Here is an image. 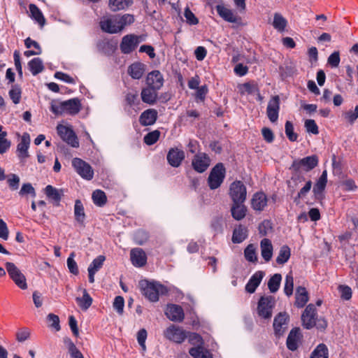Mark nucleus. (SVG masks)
I'll return each instance as SVG.
<instances>
[{"instance_id":"f257e3e1","label":"nucleus","mask_w":358,"mask_h":358,"mask_svg":"<svg viewBox=\"0 0 358 358\" xmlns=\"http://www.w3.org/2000/svg\"><path fill=\"white\" fill-rule=\"evenodd\" d=\"M318 157L311 155L302 159H296L293 161L289 169L294 171L291 180L288 182V187L291 192H294L299 183L305 180L304 177L299 176L301 171L308 172L318 164Z\"/></svg>"},{"instance_id":"f03ea898","label":"nucleus","mask_w":358,"mask_h":358,"mask_svg":"<svg viewBox=\"0 0 358 358\" xmlns=\"http://www.w3.org/2000/svg\"><path fill=\"white\" fill-rule=\"evenodd\" d=\"M134 22V17L131 14L115 15L103 17L100 21V27L104 32L116 34L122 31L125 27L131 24Z\"/></svg>"},{"instance_id":"7ed1b4c3","label":"nucleus","mask_w":358,"mask_h":358,"mask_svg":"<svg viewBox=\"0 0 358 358\" xmlns=\"http://www.w3.org/2000/svg\"><path fill=\"white\" fill-rule=\"evenodd\" d=\"M139 286L142 294L150 301H157L159 294H165L166 288L157 282H150L143 280L139 282Z\"/></svg>"},{"instance_id":"20e7f679","label":"nucleus","mask_w":358,"mask_h":358,"mask_svg":"<svg viewBox=\"0 0 358 358\" xmlns=\"http://www.w3.org/2000/svg\"><path fill=\"white\" fill-rule=\"evenodd\" d=\"M225 168L222 163L217 164L210 171L208 178V184L211 189L218 188L225 178Z\"/></svg>"},{"instance_id":"39448f33","label":"nucleus","mask_w":358,"mask_h":358,"mask_svg":"<svg viewBox=\"0 0 358 358\" xmlns=\"http://www.w3.org/2000/svg\"><path fill=\"white\" fill-rule=\"evenodd\" d=\"M275 304V300L274 296L271 295L262 296L258 301L257 306L259 316L264 319L271 318Z\"/></svg>"},{"instance_id":"423d86ee","label":"nucleus","mask_w":358,"mask_h":358,"mask_svg":"<svg viewBox=\"0 0 358 358\" xmlns=\"http://www.w3.org/2000/svg\"><path fill=\"white\" fill-rule=\"evenodd\" d=\"M5 266L10 278L15 285L22 289H26L27 288L26 278L15 264L12 262H6Z\"/></svg>"},{"instance_id":"0eeeda50","label":"nucleus","mask_w":358,"mask_h":358,"mask_svg":"<svg viewBox=\"0 0 358 358\" xmlns=\"http://www.w3.org/2000/svg\"><path fill=\"white\" fill-rule=\"evenodd\" d=\"M229 196L233 203H244L246 199L247 189L243 182L236 180L230 185Z\"/></svg>"},{"instance_id":"6e6552de","label":"nucleus","mask_w":358,"mask_h":358,"mask_svg":"<svg viewBox=\"0 0 358 358\" xmlns=\"http://www.w3.org/2000/svg\"><path fill=\"white\" fill-rule=\"evenodd\" d=\"M57 131L61 138L71 147L78 148L79 146L77 136L71 128L59 124L57 127Z\"/></svg>"},{"instance_id":"1a4fd4ad","label":"nucleus","mask_w":358,"mask_h":358,"mask_svg":"<svg viewBox=\"0 0 358 358\" xmlns=\"http://www.w3.org/2000/svg\"><path fill=\"white\" fill-rule=\"evenodd\" d=\"M72 166L78 174L83 178L90 180L92 179L94 171L91 166L80 158H74L72 161Z\"/></svg>"},{"instance_id":"9d476101","label":"nucleus","mask_w":358,"mask_h":358,"mask_svg":"<svg viewBox=\"0 0 358 358\" xmlns=\"http://www.w3.org/2000/svg\"><path fill=\"white\" fill-rule=\"evenodd\" d=\"M141 41V36L134 34L124 36L120 45V50L124 54H129L136 49Z\"/></svg>"},{"instance_id":"9b49d317","label":"nucleus","mask_w":358,"mask_h":358,"mask_svg":"<svg viewBox=\"0 0 358 358\" xmlns=\"http://www.w3.org/2000/svg\"><path fill=\"white\" fill-rule=\"evenodd\" d=\"M164 336L169 340L177 343H182L187 338V334L182 328L171 325L164 332Z\"/></svg>"},{"instance_id":"f8f14e48","label":"nucleus","mask_w":358,"mask_h":358,"mask_svg":"<svg viewBox=\"0 0 358 358\" xmlns=\"http://www.w3.org/2000/svg\"><path fill=\"white\" fill-rule=\"evenodd\" d=\"M210 165V159L208 155L204 152L196 154L192 161V168L198 173L205 172Z\"/></svg>"},{"instance_id":"ddd939ff","label":"nucleus","mask_w":358,"mask_h":358,"mask_svg":"<svg viewBox=\"0 0 358 358\" xmlns=\"http://www.w3.org/2000/svg\"><path fill=\"white\" fill-rule=\"evenodd\" d=\"M316 308L312 303L308 305L304 310L302 315L301 320L303 326L307 329H312L316 324Z\"/></svg>"},{"instance_id":"4468645a","label":"nucleus","mask_w":358,"mask_h":358,"mask_svg":"<svg viewBox=\"0 0 358 358\" xmlns=\"http://www.w3.org/2000/svg\"><path fill=\"white\" fill-rule=\"evenodd\" d=\"M289 315L286 313H280L274 318L273 329L276 336H281L287 328Z\"/></svg>"},{"instance_id":"2eb2a0df","label":"nucleus","mask_w":358,"mask_h":358,"mask_svg":"<svg viewBox=\"0 0 358 358\" xmlns=\"http://www.w3.org/2000/svg\"><path fill=\"white\" fill-rule=\"evenodd\" d=\"M185 152L178 148H171L166 156L168 163L173 167H178L185 159Z\"/></svg>"},{"instance_id":"dca6fc26","label":"nucleus","mask_w":358,"mask_h":358,"mask_svg":"<svg viewBox=\"0 0 358 358\" xmlns=\"http://www.w3.org/2000/svg\"><path fill=\"white\" fill-rule=\"evenodd\" d=\"M280 110V97L276 95L273 96L268 101L266 114L271 122H275L278 118V113Z\"/></svg>"},{"instance_id":"f3484780","label":"nucleus","mask_w":358,"mask_h":358,"mask_svg":"<svg viewBox=\"0 0 358 358\" xmlns=\"http://www.w3.org/2000/svg\"><path fill=\"white\" fill-rule=\"evenodd\" d=\"M146 84L148 87L159 90L164 85V78L159 71H152L146 78Z\"/></svg>"},{"instance_id":"a211bd4d","label":"nucleus","mask_w":358,"mask_h":358,"mask_svg":"<svg viewBox=\"0 0 358 358\" xmlns=\"http://www.w3.org/2000/svg\"><path fill=\"white\" fill-rule=\"evenodd\" d=\"M165 314L171 321L182 322L184 319V312L182 308L178 305H169L166 309Z\"/></svg>"},{"instance_id":"6ab92c4d","label":"nucleus","mask_w":358,"mask_h":358,"mask_svg":"<svg viewBox=\"0 0 358 358\" xmlns=\"http://www.w3.org/2000/svg\"><path fill=\"white\" fill-rule=\"evenodd\" d=\"M131 261L134 266L136 267H142L147 262V257L141 248H134L130 252Z\"/></svg>"},{"instance_id":"aec40b11","label":"nucleus","mask_w":358,"mask_h":358,"mask_svg":"<svg viewBox=\"0 0 358 358\" xmlns=\"http://www.w3.org/2000/svg\"><path fill=\"white\" fill-rule=\"evenodd\" d=\"M157 111L150 108L144 110L139 117V122L142 126H150L155 123L157 119Z\"/></svg>"},{"instance_id":"412c9836","label":"nucleus","mask_w":358,"mask_h":358,"mask_svg":"<svg viewBox=\"0 0 358 358\" xmlns=\"http://www.w3.org/2000/svg\"><path fill=\"white\" fill-rule=\"evenodd\" d=\"M215 9L218 15L227 22L236 23L240 20L231 9L226 8L223 5H217Z\"/></svg>"},{"instance_id":"4be33fe9","label":"nucleus","mask_w":358,"mask_h":358,"mask_svg":"<svg viewBox=\"0 0 358 358\" xmlns=\"http://www.w3.org/2000/svg\"><path fill=\"white\" fill-rule=\"evenodd\" d=\"M264 276V273L263 271H259L255 272L246 284L245 291L250 294L254 293L257 287L260 285Z\"/></svg>"},{"instance_id":"5701e85b","label":"nucleus","mask_w":358,"mask_h":358,"mask_svg":"<svg viewBox=\"0 0 358 358\" xmlns=\"http://www.w3.org/2000/svg\"><path fill=\"white\" fill-rule=\"evenodd\" d=\"M157 91L158 90L148 86L143 88L141 93L143 102L150 105H154L158 98Z\"/></svg>"},{"instance_id":"b1692460","label":"nucleus","mask_w":358,"mask_h":358,"mask_svg":"<svg viewBox=\"0 0 358 358\" xmlns=\"http://www.w3.org/2000/svg\"><path fill=\"white\" fill-rule=\"evenodd\" d=\"M30 136L28 133H24L21 138V141L17 146V151L18 152V157L24 159L29 156L28 148L30 144Z\"/></svg>"},{"instance_id":"393cba45","label":"nucleus","mask_w":358,"mask_h":358,"mask_svg":"<svg viewBox=\"0 0 358 358\" xmlns=\"http://www.w3.org/2000/svg\"><path fill=\"white\" fill-rule=\"evenodd\" d=\"M251 205L255 210L262 211L267 205V198L264 193H255L251 200Z\"/></svg>"},{"instance_id":"a878e982","label":"nucleus","mask_w":358,"mask_h":358,"mask_svg":"<svg viewBox=\"0 0 358 358\" xmlns=\"http://www.w3.org/2000/svg\"><path fill=\"white\" fill-rule=\"evenodd\" d=\"M301 333L299 328L292 329L287 338V347L289 350L294 351L298 348V342L300 340Z\"/></svg>"},{"instance_id":"bb28decb","label":"nucleus","mask_w":358,"mask_h":358,"mask_svg":"<svg viewBox=\"0 0 358 358\" xmlns=\"http://www.w3.org/2000/svg\"><path fill=\"white\" fill-rule=\"evenodd\" d=\"M261 255L265 262H269L273 256V245L268 238H263L260 242Z\"/></svg>"},{"instance_id":"cd10ccee","label":"nucleus","mask_w":358,"mask_h":358,"mask_svg":"<svg viewBox=\"0 0 358 358\" xmlns=\"http://www.w3.org/2000/svg\"><path fill=\"white\" fill-rule=\"evenodd\" d=\"M145 66L141 62H134L128 67L127 73L133 79L138 80L143 76Z\"/></svg>"},{"instance_id":"c85d7f7f","label":"nucleus","mask_w":358,"mask_h":358,"mask_svg":"<svg viewBox=\"0 0 358 358\" xmlns=\"http://www.w3.org/2000/svg\"><path fill=\"white\" fill-rule=\"evenodd\" d=\"M327 183V171L324 170L313 187V192L317 199L321 198L322 194L326 187Z\"/></svg>"},{"instance_id":"c756f323","label":"nucleus","mask_w":358,"mask_h":358,"mask_svg":"<svg viewBox=\"0 0 358 358\" xmlns=\"http://www.w3.org/2000/svg\"><path fill=\"white\" fill-rule=\"evenodd\" d=\"M295 306L298 308H303L308 301V293L304 287L299 286L295 293Z\"/></svg>"},{"instance_id":"7c9ffc66","label":"nucleus","mask_w":358,"mask_h":358,"mask_svg":"<svg viewBox=\"0 0 358 358\" xmlns=\"http://www.w3.org/2000/svg\"><path fill=\"white\" fill-rule=\"evenodd\" d=\"M66 113L70 115H76L78 113L81 109V103L78 99H71L64 101Z\"/></svg>"},{"instance_id":"2f4dec72","label":"nucleus","mask_w":358,"mask_h":358,"mask_svg":"<svg viewBox=\"0 0 358 358\" xmlns=\"http://www.w3.org/2000/svg\"><path fill=\"white\" fill-rule=\"evenodd\" d=\"M243 203H233L231 212L232 217L236 220L243 219L246 215L247 209Z\"/></svg>"},{"instance_id":"473e14b6","label":"nucleus","mask_w":358,"mask_h":358,"mask_svg":"<svg viewBox=\"0 0 358 358\" xmlns=\"http://www.w3.org/2000/svg\"><path fill=\"white\" fill-rule=\"evenodd\" d=\"M62 189H57L52 185H48L45 188L46 196L55 202V206H58L63 195Z\"/></svg>"},{"instance_id":"72a5a7b5","label":"nucleus","mask_w":358,"mask_h":358,"mask_svg":"<svg viewBox=\"0 0 358 358\" xmlns=\"http://www.w3.org/2000/svg\"><path fill=\"white\" fill-rule=\"evenodd\" d=\"M248 237V229L240 224L237 228L234 229L232 235V242L234 243H240L245 240Z\"/></svg>"},{"instance_id":"f704fd0d","label":"nucleus","mask_w":358,"mask_h":358,"mask_svg":"<svg viewBox=\"0 0 358 358\" xmlns=\"http://www.w3.org/2000/svg\"><path fill=\"white\" fill-rule=\"evenodd\" d=\"M82 290L83 296L77 297L76 301L82 310H87L91 306L93 300L85 289H83Z\"/></svg>"},{"instance_id":"c9c22d12","label":"nucleus","mask_w":358,"mask_h":358,"mask_svg":"<svg viewBox=\"0 0 358 358\" xmlns=\"http://www.w3.org/2000/svg\"><path fill=\"white\" fill-rule=\"evenodd\" d=\"M287 24V20L279 13H275L273 15V21L272 23L274 29L279 32H283Z\"/></svg>"},{"instance_id":"e433bc0d","label":"nucleus","mask_w":358,"mask_h":358,"mask_svg":"<svg viewBox=\"0 0 358 358\" xmlns=\"http://www.w3.org/2000/svg\"><path fill=\"white\" fill-rule=\"evenodd\" d=\"M29 8L31 17L43 27L45 23V19L40 9L34 3L29 4Z\"/></svg>"},{"instance_id":"4c0bfd02","label":"nucleus","mask_w":358,"mask_h":358,"mask_svg":"<svg viewBox=\"0 0 358 358\" xmlns=\"http://www.w3.org/2000/svg\"><path fill=\"white\" fill-rule=\"evenodd\" d=\"M97 48L101 53L109 55L115 51V45L108 40L103 39L98 42Z\"/></svg>"},{"instance_id":"58836bf2","label":"nucleus","mask_w":358,"mask_h":358,"mask_svg":"<svg viewBox=\"0 0 358 358\" xmlns=\"http://www.w3.org/2000/svg\"><path fill=\"white\" fill-rule=\"evenodd\" d=\"M132 4V0H109V7L113 11L124 10Z\"/></svg>"},{"instance_id":"ea45409f","label":"nucleus","mask_w":358,"mask_h":358,"mask_svg":"<svg viewBox=\"0 0 358 358\" xmlns=\"http://www.w3.org/2000/svg\"><path fill=\"white\" fill-rule=\"evenodd\" d=\"M28 66L34 76L42 72L44 69L42 60L38 58H34L28 63Z\"/></svg>"},{"instance_id":"a19ab883","label":"nucleus","mask_w":358,"mask_h":358,"mask_svg":"<svg viewBox=\"0 0 358 358\" xmlns=\"http://www.w3.org/2000/svg\"><path fill=\"white\" fill-rule=\"evenodd\" d=\"M189 353L194 358H213L210 352L201 346L192 348Z\"/></svg>"},{"instance_id":"79ce46f5","label":"nucleus","mask_w":358,"mask_h":358,"mask_svg":"<svg viewBox=\"0 0 358 358\" xmlns=\"http://www.w3.org/2000/svg\"><path fill=\"white\" fill-rule=\"evenodd\" d=\"M290 255V248L286 245H282L280 248L278 255L276 258L277 264H284L289 260Z\"/></svg>"},{"instance_id":"37998d69","label":"nucleus","mask_w":358,"mask_h":358,"mask_svg":"<svg viewBox=\"0 0 358 358\" xmlns=\"http://www.w3.org/2000/svg\"><path fill=\"white\" fill-rule=\"evenodd\" d=\"M282 275L280 273L274 274L268 281V287L271 293H275L280 287Z\"/></svg>"},{"instance_id":"c03bdc74","label":"nucleus","mask_w":358,"mask_h":358,"mask_svg":"<svg viewBox=\"0 0 358 358\" xmlns=\"http://www.w3.org/2000/svg\"><path fill=\"white\" fill-rule=\"evenodd\" d=\"M328 348L324 343L319 344L312 352L310 358H328Z\"/></svg>"},{"instance_id":"a18cd8bd","label":"nucleus","mask_w":358,"mask_h":358,"mask_svg":"<svg viewBox=\"0 0 358 358\" xmlns=\"http://www.w3.org/2000/svg\"><path fill=\"white\" fill-rule=\"evenodd\" d=\"M74 214L76 220L83 224L85 218L84 208L82 202L80 200H76L74 206Z\"/></svg>"},{"instance_id":"49530a36","label":"nucleus","mask_w":358,"mask_h":358,"mask_svg":"<svg viewBox=\"0 0 358 358\" xmlns=\"http://www.w3.org/2000/svg\"><path fill=\"white\" fill-rule=\"evenodd\" d=\"M92 200L95 205L98 206H103L106 204L107 198L103 191L96 189L93 192L92 196Z\"/></svg>"},{"instance_id":"de8ad7c7","label":"nucleus","mask_w":358,"mask_h":358,"mask_svg":"<svg viewBox=\"0 0 358 358\" xmlns=\"http://www.w3.org/2000/svg\"><path fill=\"white\" fill-rule=\"evenodd\" d=\"M293 289L294 278L292 272H289L285 277L284 292L287 296H290L293 294Z\"/></svg>"},{"instance_id":"09e8293b","label":"nucleus","mask_w":358,"mask_h":358,"mask_svg":"<svg viewBox=\"0 0 358 358\" xmlns=\"http://www.w3.org/2000/svg\"><path fill=\"white\" fill-rule=\"evenodd\" d=\"M64 343L68 345L69 352L72 358H84L83 354L70 338H65Z\"/></svg>"},{"instance_id":"8fccbe9b","label":"nucleus","mask_w":358,"mask_h":358,"mask_svg":"<svg viewBox=\"0 0 358 358\" xmlns=\"http://www.w3.org/2000/svg\"><path fill=\"white\" fill-rule=\"evenodd\" d=\"M244 256L246 260L250 262L256 263L257 257L256 255V250L252 244L248 245L244 250Z\"/></svg>"},{"instance_id":"3c124183","label":"nucleus","mask_w":358,"mask_h":358,"mask_svg":"<svg viewBox=\"0 0 358 358\" xmlns=\"http://www.w3.org/2000/svg\"><path fill=\"white\" fill-rule=\"evenodd\" d=\"M8 94L10 98L15 104L20 103L22 91L20 87L18 85H12V87L10 90Z\"/></svg>"},{"instance_id":"603ef678","label":"nucleus","mask_w":358,"mask_h":358,"mask_svg":"<svg viewBox=\"0 0 358 358\" xmlns=\"http://www.w3.org/2000/svg\"><path fill=\"white\" fill-rule=\"evenodd\" d=\"M51 111L56 115H61L66 113L64 101H52L50 106Z\"/></svg>"},{"instance_id":"864d4df0","label":"nucleus","mask_w":358,"mask_h":358,"mask_svg":"<svg viewBox=\"0 0 358 358\" xmlns=\"http://www.w3.org/2000/svg\"><path fill=\"white\" fill-rule=\"evenodd\" d=\"M160 131L158 130L149 132L143 138L144 143L148 145H153L158 141Z\"/></svg>"},{"instance_id":"5fc2aeb1","label":"nucleus","mask_w":358,"mask_h":358,"mask_svg":"<svg viewBox=\"0 0 358 358\" xmlns=\"http://www.w3.org/2000/svg\"><path fill=\"white\" fill-rule=\"evenodd\" d=\"M148 337V333L145 329H141L137 332L136 338L141 350L144 352L146 351L145 341Z\"/></svg>"},{"instance_id":"6e6d98bb","label":"nucleus","mask_w":358,"mask_h":358,"mask_svg":"<svg viewBox=\"0 0 358 358\" xmlns=\"http://www.w3.org/2000/svg\"><path fill=\"white\" fill-rule=\"evenodd\" d=\"M19 194L22 196L30 194L32 197H36V193L35 189L31 183H24L19 192Z\"/></svg>"},{"instance_id":"4d7b16f0","label":"nucleus","mask_w":358,"mask_h":358,"mask_svg":"<svg viewBox=\"0 0 358 358\" xmlns=\"http://www.w3.org/2000/svg\"><path fill=\"white\" fill-rule=\"evenodd\" d=\"M6 131L0 134V154L5 153L10 147L11 143L6 138Z\"/></svg>"},{"instance_id":"13d9d810","label":"nucleus","mask_w":358,"mask_h":358,"mask_svg":"<svg viewBox=\"0 0 358 358\" xmlns=\"http://www.w3.org/2000/svg\"><path fill=\"white\" fill-rule=\"evenodd\" d=\"M74 257H75L74 252L71 253L69 257L67 259L66 263H67V266H68L69 271L74 275H78L79 271H78L77 263L74 260Z\"/></svg>"},{"instance_id":"bf43d9fd","label":"nucleus","mask_w":358,"mask_h":358,"mask_svg":"<svg viewBox=\"0 0 358 358\" xmlns=\"http://www.w3.org/2000/svg\"><path fill=\"white\" fill-rule=\"evenodd\" d=\"M105 261V257L99 255L95 258L88 267V269L97 272L103 266Z\"/></svg>"},{"instance_id":"052dcab7","label":"nucleus","mask_w":358,"mask_h":358,"mask_svg":"<svg viewBox=\"0 0 358 358\" xmlns=\"http://www.w3.org/2000/svg\"><path fill=\"white\" fill-rule=\"evenodd\" d=\"M285 134L290 141H296L298 135L294 131V126L290 121L285 123Z\"/></svg>"},{"instance_id":"680f3d73","label":"nucleus","mask_w":358,"mask_h":358,"mask_svg":"<svg viewBox=\"0 0 358 358\" xmlns=\"http://www.w3.org/2000/svg\"><path fill=\"white\" fill-rule=\"evenodd\" d=\"M148 239V234L142 229L138 230L134 235V240L138 245H143Z\"/></svg>"},{"instance_id":"e2e57ef3","label":"nucleus","mask_w":358,"mask_h":358,"mask_svg":"<svg viewBox=\"0 0 358 358\" xmlns=\"http://www.w3.org/2000/svg\"><path fill=\"white\" fill-rule=\"evenodd\" d=\"M345 119L350 124H352L358 118V106H355L354 110H348L343 114Z\"/></svg>"},{"instance_id":"0e129e2a","label":"nucleus","mask_w":358,"mask_h":358,"mask_svg":"<svg viewBox=\"0 0 358 358\" xmlns=\"http://www.w3.org/2000/svg\"><path fill=\"white\" fill-rule=\"evenodd\" d=\"M340 60L339 52L335 51L329 55L327 62L332 68H336L339 65Z\"/></svg>"},{"instance_id":"69168bd1","label":"nucleus","mask_w":358,"mask_h":358,"mask_svg":"<svg viewBox=\"0 0 358 358\" xmlns=\"http://www.w3.org/2000/svg\"><path fill=\"white\" fill-rule=\"evenodd\" d=\"M124 306V298L121 296H116L113 301V308H114V309L116 310V311L120 315H122L123 313Z\"/></svg>"},{"instance_id":"338daca9","label":"nucleus","mask_w":358,"mask_h":358,"mask_svg":"<svg viewBox=\"0 0 358 358\" xmlns=\"http://www.w3.org/2000/svg\"><path fill=\"white\" fill-rule=\"evenodd\" d=\"M307 132L313 134H318V127L313 120H306L304 124Z\"/></svg>"},{"instance_id":"774afa93","label":"nucleus","mask_w":358,"mask_h":358,"mask_svg":"<svg viewBox=\"0 0 358 358\" xmlns=\"http://www.w3.org/2000/svg\"><path fill=\"white\" fill-rule=\"evenodd\" d=\"M184 15L188 24L195 25L199 23L198 19L188 7L185 9Z\"/></svg>"}]
</instances>
